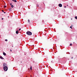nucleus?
<instances>
[{
	"label": "nucleus",
	"instance_id": "nucleus-4",
	"mask_svg": "<svg viewBox=\"0 0 77 77\" xmlns=\"http://www.w3.org/2000/svg\"><path fill=\"white\" fill-rule=\"evenodd\" d=\"M0 59H4V58H3V57L0 56Z\"/></svg>",
	"mask_w": 77,
	"mask_h": 77
},
{
	"label": "nucleus",
	"instance_id": "nucleus-28",
	"mask_svg": "<svg viewBox=\"0 0 77 77\" xmlns=\"http://www.w3.org/2000/svg\"><path fill=\"white\" fill-rule=\"evenodd\" d=\"M31 77H32V75H31Z\"/></svg>",
	"mask_w": 77,
	"mask_h": 77
},
{
	"label": "nucleus",
	"instance_id": "nucleus-23",
	"mask_svg": "<svg viewBox=\"0 0 77 77\" xmlns=\"http://www.w3.org/2000/svg\"><path fill=\"white\" fill-rule=\"evenodd\" d=\"M64 8H66V6H64Z\"/></svg>",
	"mask_w": 77,
	"mask_h": 77
},
{
	"label": "nucleus",
	"instance_id": "nucleus-7",
	"mask_svg": "<svg viewBox=\"0 0 77 77\" xmlns=\"http://www.w3.org/2000/svg\"><path fill=\"white\" fill-rule=\"evenodd\" d=\"M9 11H12V8H10L9 9Z\"/></svg>",
	"mask_w": 77,
	"mask_h": 77
},
{
	"label": "nucleus",
	"instance_id": "nucleus-13",
	"mask_svg": "<svg viewBox=\"0 0 77 77\" xmlns=\"http://www.w3.org/2000/svg\"><path fill=\"white\" fill-rule=\"evenodd\" d=\"M70 46H72V44H70Z\"/></svg>",
	"mask_w": 77,
	"mask_h": 77
},
{
	"label": "nucleus",
	"instance_id": "nucleus-1",
	"mask_svg": "<svg viewBox=\"0 0 77 77\" xmlns=\"http://www.w3.org/2000/svg\"><path fill=\"white\" fill-rule=\"evenodd\" d=\"M7 64L5 63H4L3 64V69L5 71H8V67H7Z\"/></svg>",
	"mask_w": 77,
	"mask_h": 77
},
{
	"label": "nucleus",
	"instance_id": "nucleus-18",
	"mask_svg": "<svg viewBox=\"0 0 77 77\" xmlns=\"http://www.w3.org/2000/svg\"><path fill=\"white\" fill-rule=\"evenodd\" d=\"M2 11L3 12H4V11L3 10H2Z\"/></svg>",
	"mask_w": 77,
	"mask_h": 77
},
{
	"label": "nucleus",
	"instance_id": "nucleus-22",
	"mask_svg": "<svg viewBox=\"0 0 77 77\" xmlns=\"http://www.w3.org/2000/svg\"><path fill=\"white\" fill-rule=\"evenodd\" d=\"M10 51H12V50L10 49Z\"/></svg>",
	"mask_w": 77,
	"mask_h": 77
},
{
	"label": "nucleus",
	"instance_id": "nucleus-27",
	"mask_svg": "<svg viewBox=\"0 0 77 77\" xmlns=\"http://www.w3.org/2000/svg\"><path fill=\"white\" fill-rule=\"evenodd\" d=\"M12 47H14L13 46H12Z\"/></svg>",
	"mask_w": 77,
	"mask_h": 77
},
{
	"label": "nucleus",
	"instance_id": "nucleus-14",
	"mask_svg": "<svg viewBox=\"0 0 77 77\" xmlns=\"http://www.w3.org/2000/svg\"><path fill=\"white\" fill-rule=\"evenodd\" d=\"M37 7H39V5H37Z\"/></svg>",
	"mask_w": 77,
	"mask_h": 77
},
{
	"label": "nucleus",
	"instance_id": "nucleus-15",
	"mask_svg": "<svg viewBox=\"0 0 77 77\" xmlns=\"http://www.w3.org/2000/svg\"><path fill=\"white\" fill-rule=\"evenodd\" d=\"M5 41H8V39H5Z\"/></svg>",
	"mask_w": 77,
	"mask_h": 77
},
{
	"label": "nucleus",
	"instance_id": "nucleus-10",
	"mask_svg": "<svg viewBox=\"0 0 77 77\" xmlns=\"http://www.w3.org/2000/svg\"><path fill=\"white\" fill-rule=\"evenodd\" d=\"M75 19H76V20H77V16H75Z\"/></svg>",
	"mask_w": 77,
	"mask_h": 77
},
{
	"label": "nucleus",
	"instance_id": "nucleus-9",
	"mask_svg": "<svg viewBox=\"0 0 77 77\" xmlns=\"http://www.w3.org/2000/svg\"><path fill=\"white\" fill-rule=\"evenodd\" d=\"M30 69L31 70H32V66H30Z\"/></svg>",
	"mask_w": 77,
	"mask_h": 77
},
{
	"label": "nucleus",
	"instance_id": "nucleus-32",
	"mask_svg": "<svg viewBox=\"0 0 77 77\" xmlns=\"http://www.w3.org/2000/svg\"><path fill=\"white\" fill-rule=\"evenodd\" d=\"M25 55H26V54H25Z\"/></svg>",
	"mask_w": 77,
	"mask_h": 77
},
{
	"label": "nucleus",
	"instance_id": "nucleus-12",
	"mask_svg": "<svg viewBox=\"0 0 77 77\" xmlns=\"http://www.w3.org/2000/svg\"><path fill=\"white\" fill-rule=\"evenodd\" d=\"M30 22V20H29V19L28 20V23H29Z\"/></svg>",
	"mask_w": 77,
	"mask_h": 77
},
{
	"label": "nucleus",
	"instance_id": "nucleus-5",
	"mask_svg": "<svg viewBox=\"0 0 77 77\" xmlns=\"http://www.w3.org/2000/svg\"><path fill=\"white\" fill-rule=\"evenodd\" d=\"M16 34H18V31L17 30L16 31Z\"/></svg>",
	"mask_w": 77,
	"mask_h": 77
},
{
	"label": "nucleus",
	"instance_id": "nucleus-21",
	"mask_svg": "<svg viewBox=\"0 0 77 77\" xmlns=\"http://www.w3.org/2000/svg\"><path fill=\"white\" fill-rule=\"evenodd\" d=\"M12 5V4H11V3H10V5Z\"/></svg>",
	"mask_w": 77,
	"mask_h": 77
},
{
	"label": "nucleus",
	"instance_id": "nucleus-16",
	"mask_svg": "<svg viewBox=\"0 0 77 77\" xmlns=\"http://www.w3.org/2000/svg\"><path fill=\"white\" fill-rule=\"evenodd\" d=\"M4 8H6V6L5 5V6H4Z\"/></svg>",
	"mask_w": 77,
	"mask_h": 77
},
{
	"label": "nucleus",
	"instance_id": "nucleus-29",
	"mask_svg": "<svg viewBox=\"0 0 77 77\" xmlns=\"http://www.w3.org/2000/svg\"><path fill=\"white\" fill-rule=\"evenodd\" d=\"M67 6H68V5H67Z\"/></svg>",
	"mask_w": 77,
	"mask_h": 77
},
{
	"label": "nucleus",
	"instance_id": "nucleus-11",
	"mask_svg": "<svg viewBox=\"0 0 77 77\" xmlns=\"http://www.w3.org/2000/svg\"><path fill=\"white\" fill-rule=\"evenodd\" d=\"M11 8H14V5H11Z\"/></svg>",
	"mask_w": 77,
	"mask_h": 77
},
{
	"label": "nucleus",
	"instance_id": "nucleus-8",
	"mask_svg": "<svg viewBox=\"0 0 77 77\" xmlns=\"http://www.w3.org/2000/svg\"><path fill=\"white\" fill-rule=\"evenodd\" d=\"M3 54L4 55V56H6V53H5V52L3 53Z\"/></svg>",
	"mask_w": 77,
	"mask_h": 77
},
{
	"label": "nucleus",
	"instance_id": "nucleus-30",
	"mask_svg": "<svg viewBox=\"0 0 77 77\" xmlns=\"http://www.w3.org/2000/svg\"><path fill=\"white\" fill-rule=\"evenodd\" d=\"M8 17H9V16H8Z\"/></svg>",
	"mask_w": 77,
	"mask_h": 77
},
{
	"label": "nucleus",
	"instance_id": "nucleus-31",
	"mask_svg": "<svg viewBox=\"0 0 77 77\" xmlns=\"http://www.w3.org/2000/svg\"><path fill=\"white\" fill-rule=\"evenodd\" d=\"M73 43H74V42Z\"/></svg>",
	"mask_w": 77,
	"mask_h": 77
},
{
	"label": "nucleus",
	"instance_id": "nucleus-2",
	"mask_svg": "<svg viewBox=\"0 0 77 77\" xmlns=\"http://www.w3.org/2000/svg\"><path fill=\"white\" fill-rule=\"evenodd\" d=\"M26 34L28 35H32V33L30 31H28L26 32Z\"/></svg>",
	"mask_w": 77,
	"mask_h": 77
},
{
	"label": "nucleus",
	"instance_id": "nucleus-24",
	"mask_svg": "<svg viewBox=\"0 0 77 77\" xmlns=\"http://www.w3.org/2000/svg\"><path fill=\"white\" fill-rule=\"evenodd\" d=\"M3 19H4L3 18H2V20H3Z\"/></svg>",
	"mask_w": 77,
	"mask_h": 77
},
{
	"label": "nucleus",
	"instance_id": "nucleus-26",
	"mask_svg": "<svg viewBox=\"0 0 77 77\" xmlns=\"http://www.w3.org/2000/svg\"><path fill=\"white\" fill-rule=\"evenodd\" d=\"M72 59H73V57H72Z\"/></svg>",
	"mask_w": 77,
	"mask_h": 77
},
{
	"label": "nucleus",
	"instance_id": "nucleus-17",
	"mask_svg": "<svg viewBox=\"0 0 77 77\" xmlns=\"http://www.w3.org/2000/svg\"><path fill=\"white\" fill-rule=\"evenodd\" d=\"M70 28H72V26H70Z\"/></svg>",
	"mask_w": 77,
	"mask_h": 77
},
{
	"label": "nucleus",
	"instance_id": "nucleus-6",
	"mask_svg": "<svg viewBox=\"0 0 77 77\" xmlns=\"http://www.w3.org/2000/svg\"><path fill=\"white\" fill-rule=\"evenodd\" d=\"M12 1H13V2H17V0H11Z\"/></svg>",
	"mask_w": 77,
	"mask_h": 77
},
{
	"label": "nucleus",
	"instance_id": "nucleus-25",
	"mask_svg": "<svg viewBox=\"0 0 77 77\" xmlns=\"http://www.w3.org/2000/svg\"><path fill=\"white\" fill-rule=\"evenodd\" d=\"M4 13L5 14H6L5 12H4Z\"/></svg>",
	"mask_w": 77,
	"mask_h": 77
},
{
	"label": "nucleus",
	"instance_id": "nucleus-3",
	"mask_svg": "<svg viewBox=\"0 0 77 77\" xmlns=\"http://www.w3.org/2000/svg\"><path fill=\"white\" fill-rule=\"evenodd\" d=\"M58 6L59 7H62V5L61 4H59L58 5Z\"/></svg>",
	"mask_w": 77,
	"mask_h": 77
},
{
	"label": "nucleus",
	"instance_id": "nucleus-20",
	"mask_svg": "<svg viewBox=\"0 0 77 77\" xmlns=\"http://www.w3.org/2000/svg\"><path fill=\"white\" fill-rule=\"evenodd\" d=\"M33 62L34 63H35V61H33Z\"/></svg>",
	"mask_w": 77,
	"mask_h": 77
},
{
	"label": "nucleus",
	"instance_id": "nucleus-19",
	"mask_svg": "<svg viewBox=\"0 0 77 77\" xmlns=\"http://www.w3.org/2000/svg\"><path fill=\"white\" fill-rule=\"evenodd\" d=\"M21 30V28L19 29V30Z\"/></svg>",
	"mask_w": 77,
	"mask_h": 77
}]
</instances>
